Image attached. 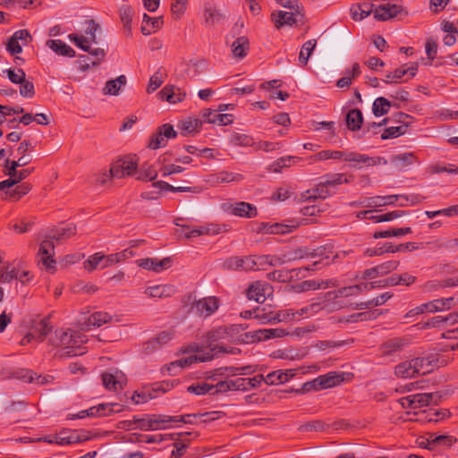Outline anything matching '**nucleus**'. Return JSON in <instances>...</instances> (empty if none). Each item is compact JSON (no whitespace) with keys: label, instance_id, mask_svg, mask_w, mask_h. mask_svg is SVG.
<instances>
[{"label":"nucleus","instance_id":"1","mask_svg":"<svg viewBox=\"0 0 458 458\" xmlns=\"http://www.w3.org/2000/svg\"><path fill=\"white\" fill-rule=\"evenodd\" d=\"M226 333L224 328H217L212 330L208 333V343L209 351L206 353L191 355L187 358L177 360L174 362H171L165 369L170 375L174 374L173 370L176 368L182 369L188 366H191L192 363L199 361L205 362L213 360L219 353L227 352V350L224 346H219L217 344H213L214 342L218 341L223 338L224 335Z\"/></svg>","mask_w":458,"mask_h":458},{"label":"nucleus","instance_id":"2","mask_svg":"<svg viewBox=\"0 0 458 458\" xmlns=\"http://www.w3.org/2000/svg\"><path fill=\"white\" fill-rule=\"evenodd\" d=\"M349 180L344 174H327L323 178L315 188L308 190L302 195V198L306 200L316 199H327L330 195L334 194L335 191L330 190L331 187H335L343 183H348Z\"/></svg>","mask_w":458,"mask_h":458},{"label":"nucleus","instance_id":"3","mask_svg":"<svg viewBox=\"0 0 458 458\" xmlns=\"http://www.w3.org/2000/svg\"><path fill=\"white\" fill-rule=\"evenodd\" d=\"M56 334L59 336V344L64 350L62 356L72 357L84 353L85 348L82 344L87 342L86 335L71 329L56 331Z\"/></svg>","mask_w":458,"mask_h":458},{"label":"nucleus","instance_id":"4","mask_svg":"<svg viewBox=\"0 0 458 458\" xmlns=\"http://www.w3.org/2000/svg\"><path fill=\"white\" fill-rule=\"evenodd\" d=\"M318 262H313L311 265L293 269H281L274 270L267 275V278L276 282H291L295 278L305 277L304 272L316 271Z\"/></svg>","mask_w":458,"mask_h":458},{"label":"nucleus","instance_id":"5","mask_svg":"<svg viewBox=\"0 0 458 458\" xmlns=\"http://www.w3.org/2000/svg\"><path fill=\"white\" fill-rule=\"evenodd\" d=\"M344 373L329 372L325 375H321L312 381L306 382L303 385L304 391L316 390L319 391L322 389L330 388L339 385L344 381Z\"/></svg>","mask_w":458,"mask_h":458},{"label":"nucleus","instance_id":"6","mask_svg":"<svg viewBox=\"0 0 458 458\" xmlns=\"http://www.w3.org/2000/svg\"><path fill=\"white\" fill-rule=\"evenodd\" d=\"M138 168V163L134 157H124L112 163L110 167L111 175L114 178H123L131 176Z\"/></svg>","mask_w":458,"mask_h":458},{"label":"nucleus","instance_id":"7","mask_svg":"<svg viewBox=\"0 0 458 458\" xmlns=\"http://www.w3.org/2000/svg\"><path fill=\"white\" fill-rule=\"evenodd\" d=\"M177 132L174 131V126L170 123H165L157 128L149 139L148 148L150 149H157L166 145L169 139H174Z\"/></svg>","mask_w":458,"mask_h":458},{"label":"nucleus","instance_id":"8","mask_svg":"<svg viewBox=\"0 0 458 458\" xmlns=\"http://www.w3.org/2000/svg\"><path fill=\"white\" fill-rule=\"evenodd\" d=\"M220 301L216 296H208L201 298L198 301H193L192 310H195L196 313L205 318L213 315L219 308Z\"/></svg>","mask_w":458,"mask_h":458},{"label":"nucleus","instance_id":"9","mask_svg":"<svg viewBox=\"0 0 458 458\" xmlns=\"http://www.w3.org/2000/svg\"><path fill=\"white\" fill-rule=\"evenodd\" d=\"M186 416H169L164 414H153L149 417L150 430L165 429L168 428V423L182 422L192 423L191 420H185Z\"/></svg>","mask_w":458,"mask_h":458},{"label":"nucleus","instance_id":"10","mask_svg":"<svg viewBox=\"0 0 458 458\" xmlns=\"http://www.w3.org/2000/svg\"><path fill=\"white\" fill-rule=\"evenodd\" d=\"M403 13H404L405 15L407 14V12H404L402 5L387 3L377 6L374 10V17L377 21H387Z\"/></svg>","mask_w":458,"mask_h":458},{"label":"nucleus","instance_id":"11","mask_svg":"<svg viewBox=\"0 0 458 458\" xmlns=\"http://www.w3.org/2000/svg\"><path fill=\"white\" fill-rule=\"evenodd\" d=\"M399 266L398 260H389L362 272L361 278H376L383 276L395 270Z\"/></svg>","mask_w":458,"mask_h":458},{"label":"nucleus","instance_id":"12","mask_svg":"<svg viewBox=\"0 0 458 458\" xmlns=\"http://www.w3.org/2000/svg\"><path fill=\"white\" fill-rule=\"evenodd\" d=\"M101 377L105 387L113 391L123 389L127 381L125 375L118 370H116L114 373L104 372L101 375Z\"/></svg>","mask_w":458,"mask_h":458},{"label":"nucleus","instance_id":"13","mask_svg":"<svg viewBox=\"0 0 458 458\" xmlns=\"http://www.w3.org/2000/svg\"><path fill=\"white\" fill-rule=\"evenodd\" d=\"M55 245L52 240L46 239L40 245L38 254L40 255L39 262L48 269L55 268V260L53 259Z\"/></svg>","mask_w":458,"mask_h":458},{"label":"nucleus","instance_id":"14","mask_svg":"<svg viewBox=\"0 0 458 458\" xmlns=\"http://www.w3.org/2000/svg\"><path fill=\"white\" fill-rule=\"evenodd\" d=\"M243 179L241 174H234L228 171H220L218 173L208 174L206 182L212 186H217L221 183H230L240 182Z\"/></svg>","mask_w":458,"mask_h":458},{"label":"nucleus","instance_id":"15","mask_svg":"<svg viewBox=\"0 0 458 458\" xmlns=\"http://www.w3.org/2000/svg\"><path fill=\"white\" fill-rule=\"evenodd\" d=\"M227 210L230 211L232 215L240 217L252 218L258 216L257 208L254 205L244 201L231 204Z\"/></svg>","mask_w":458,"mask_h":458},{"label":"nucleus","instance_id":"16","mask_svg":"<svg viewBox=\"0 0 458 458\" xmlns=\"http://www.w3.org/2000/svg\"><path fill=\"white\" fill-rule=\"evenodd\" d=\"M137 263L139 267L144 269L161 272L171 267L172 259L169 257L164 258L161 260L153 258H147L137 260Z\"/></svg>","mask_w":458,"mask_h":458},{"label":"nucleus","instance_id":"17","mask_svg":"<svg viewBox=\"0 0 458 458\" xmlns=\"http://www.w3.org/2000/svg\"><path fill=\"white\" fill-rule=\"evenodd\" d=\"M200 116L204 123H218L219 125H227L233 123V115L229 114H219L216 110L205 109Z\"/></svg>","mask_w":458,"mask_h":458},{"label":"nucleus","instance_id":"18","mask_svg":"<svg viewBox=\"0 0 458 458\" xmlns=\"http://www.w3.org/2000/svg\"><path fill=\"white\" fill-rule=\"evenodd\" d=\"M219 231L216 228V225H209L205 226H198L191 229L188 225H182V230L180 232L179 236L184 237L187 239L195 238L200 235L205 234H216L218 233Z\"/></svg>","mask_w":458,"mask_h":458},{"label":"nucleus","instance_id":"19","mask_svg":"<svg viewBox=\"0 0 458 458\" xmlns=\"http://www.w3.org/2000/svg\"><path fill=\"white\" fill-rule=\"evenodd\" d=\"M224 267L230 270L250 271L252 270L251 256L231 257L224 262Z\"/></svg>","mask_w":458,"mask_h":458},{"label":"nucleus","instance_id":"20","mask_svg":"<svg viewBox=\"0 0 458 458\" xmlns=\"http://www.w3.org/2000/svg\"><path fill=\"white\" fill-rule=\"evenodd\" d=\"M344 159L352 163V166L355 168H361L363 165L371 166L377 164L374 157L356 152H344Z\"/></svg>","mask_w":458,"mask_h":458},{"label":"nucleus","instance_id":"21","mask_svg":"<svg viewBox=\"0 0 458 458\" xmlns=\"http://www.w3.org/2000/svg\"><path fill=\"white\" fill-rule=\"evenodd\" d=\"M417 64H413L410 67L404 68L400 67L395 69L394 72H388L383 81L386 84L398 83L403 76L409 74L410 78H413L417 72Z\"/></svg>","mask_w":458,"mask_h":458},{"label":"nucleus","instance_id":"22","mask_svg":"<svg viewBox=\"0 0 458 458\" xmlns=\"http://www.w3.org/2000/svg\"><path fill=\"white\" fill-rule=\"evenodd\" d=\"M291 335L290 332L283 328L259 329L253 332V341H266L272 338H281Z\"/></svg>","mask_w":458,"mask_h":458},{"label":"nucleus","instance_id":"23","mask_svg":"<svg viewBox=\"0 0 458 458\" xmlns=\"http://www.w3.org/2000/svg\"><path fill=\"white\" fill-rule=\"evenodd\" d=\"M161 99L166 100L169 103L175 104L182 102L185 98V93L182 92L179 88L173 85L165 86L158 93Z\"/></svg>","mask_w":458,"mask_h":458},{"label":"nucleus","instance_id":"24","mask_svg":"<svg viewBox=\"0 0 458 458\" xmlns=\"http://www.w3.org/2000/svg\"><path fill=\"white\" fill-rule=\"evenodd\" d=\"M173 337L174 334L172 332L163 331L159 333L156 337H153L145 344V351L147 352H154L155 350L169 343Z\"/></svg>","mask_w":458,"mask_h":458},{"label":"nucleus","instance_id":"25","mask_svg":"<svg viewBox=\"0 0 458 458\" xmlns=\"http://www.w3.org/2000/svg\"><path fill=\"white\" fill-rule=\"evenodd\" d=\"M416 375H427L437 367L436 361L431 357H419L412 360Z\"/></svg>","mask_w":458,"mask_h":458},{"label":"nucleus","instance_id":"26","mask_svg":"<svg viewBox=\"0 0 458 458\" xmlns=\"http://www.w3.org/2000/svg\"><path fill=\"white\" fill-rule=\"evenodd\" d=\"M47 46L59 55L69 57L75 56V51L68 46L65 42L60 39H49L47 41Z\"/></svg>","mask_w":458,"mask_h":458},{"label":"nucleus","instance_id":"27","mask_svg":"<svg viewBox=\"0 0 458 458\" xmlns=\"http://www.w3.org/2000/svg\"><path fill=\"white\" fill-rule=\"evenodd\" d=\"M250 48V41L247 37L237 38L232 44V53L233 57L242 59L247 55Z\"/></svg>","mask_w":458,"mask_h":458},{"label":"nucleus","instance_id":"28","mask_svg":"<svg viewBox=\"0 0 458 458\" xmlns=\"http://www.w3.org/2000/svg\"><path fill=\"white\" fill-rule=\"evenodd\" d=\"M31 329L37 335V341L43 342L46 336L52 330V326L49 323V318L45 317L38 321H35Z\"/></svg>","mask_w":458,"mask_h":458},{"label":"nucleus","instance_id":"29","mask_svg":"<svg viewBox=\"0 0 458 458\" xmlns=\"http://www.w3.org/2000/svg\"><path fill=\"white\" fill-rule=\"evenodd\" d=\"M272 21L277 29L284 25L293 26L296 23V19L293 13L279 11L271 14Z\"/></svg>","mask_w":458,"mask_h":458},{"label":"nucleus","instance_id":"30","mask_svg":"<svg viewBox=\"0 0 458 458\" xmlns=\"http://www.w3.org/2000/svg\"><path fill=\"white\" fill-rule=\"evenodd\" d=\"M280 254L284 264L302 259H309L308 250L302 248L284 250Z\"/></svg>","mask_w":458,"mask_h":458},{"label":"nucleus","instance_id":"31","mask_svg":"<svg viewBox=\"0 0 458 458\" xmlns=\"http://www.w3.org/2000/svg\"><path fill=\"white\" fill-rule=\"evenodd\" d=\"M363 123L362 113L360 109H351L346 114V125L352 131L360 129Z\"/></svg>","mask_w":458,"mask_h":458},{"label":"nucleus","instance_id":"32","mask_svg":"<svg viewBox=\"0 0 458 458\" xmlns=\"http://www.w3.org/2000/svg\"><path fill=\"white\" fill-rule=\"evenodd\" d=\"M126 83L127 79L125 75H120L114 80H110L106 81L103 89V94L116 96L119 94L121 87L125 86Z\"/></svg>","mask_w":458,"mask_h":458},{"label":"nucleus","instance_id":"33","mask_svg":"<svg viewBox=\"0 0 458 458\" xmlns=\"http://www.w3.org/2000/svg\"><path fill=\"white\" fill-rule=\"evenodd\" d=\"M406 344V342L403 338L401 337H395L387 340L385 342L382 346V353L385 355H392L399 351H401L404 345Z\"/></svg>","mask_w":458,"mask_h":458},{"label":"nucleus","instance_id":"34","mask_svg":"<svg viewBox=\"0 0 458 458\" xmlns=\"http://www.w3.org/2000/svg\"><path fill=\"white\" fill-rule=\"evenodd\" d=\"M265 291L266 286L264 284L260 282H255L248 287L246 294L250 300L263 302L265 301Z\"/></svg>","mask_w":458,"mask_h":458},{"label":"nucleus","instance_id":"35","mask_svg":"<svg viewBox=\"0 0 458 458\" xmlns=\"http://www.w3.org/2000/svg\"><path fill=\"white\" fill-rule=\"evenodd\" d=\"M88 439H89V437L84 434H79L77 432H72L68 436H62V435L55 436V444H57L60 445H64L81 443V442L86 441Z\"/></svg>","mask_w":458,"mask_h":458},{"label":"nucleus","instance_id":"36","mask_svg":"<svg viewBox=\"0 0 458 458\" xmlns=\"http://www.w3.org/2000/svg\"><path fill=\"white\" fill-rule=\"evenodd\" d=\"M359 294V287L355 285L342 287L336 291H330L325 293L327 300L336 299L340 297H349Z\"/></svg>","mask_w":458,"mask_h":458},{"label":"nucleus","instance_id":"37","mask_svg":"<svg viewBox=\"0 0 458 458\" xmlns=\"http://www.w3.org/2000/svg\"><path fill=\"white\" fill-rule=\"evenodd\" d=\"M143 23L141 26V32L144 35H150L153 31L159 29L163 24V20L161 17L152 18L148 14L143 15Z\"/></svg>","mask_w":458,"mask_h":458},{"label":"nucleus","instance_id":"38","mask_svg":"<svg viewBox=\"0 0 458 458\" xmlns=\"http://www.w3.org/2000/svg\"><path fill=\"white\" fill-rule=\"evenodd\" d=\"M293 228H295V226L283 225V224H267L262 223L260 230H262L266 233H271V234H284L291 233L293 231Z\"/></svg>","mask_w":458,"mask_h":458},{"label":"nucleus","instance_id":"39","mask_svg":"<svg viewBox=\"0 0 458 458\" xmlns=\"http://www.w3.org/2000/svg\"><path fill=\"white\" fill-rule=\"evenodd\" d=\"M329 283L327 281H315V280H306L300 284L293 285V289L297 293H302L309 290H317L320 288H327Z\"/></svg>","mask_w":458,"mask_h":458},{"label":"nucleus","instance_id":"40","mask_svg":"<svg viewBox=\"0 0 458 458\" xmlns=\"http://www.w3.org/2000/svg\"><path fill=\"white\" fill-rule=\"evenodd\" d=\"M412 364V360L401 362L400 364L395 366L394 374L397 377L403 378L416 377L417 375L414 369V366Z\"/></svg>","mask_w":458,"mask_h":458},{"label":"nucleus","instance_id":"41","mask_svg":"<svg viewBox=\"0 0 458 458\" xmlns=\"http://www.w3.org/2000/svg\"><path fill=\"white\" fill-rule=\"evenodd\" d=\"M411 227H402V228H391L388 230H382L375 232L373 234L374 239H380V238H389V237H399L405 235L407 233H411Z\"/></svg>","mask_w":458,"mask_h":458},{"label":"nucleus","instance_id":"42","mask_svg":"<svg viewBox=\"0 0 458 458\" xmlns=\"http://www.w3.org/2000/svg\"><path fill=\"white\" fill-rule=\"evenodd\" d=\"M174 439L172 435L144 436L132 434L129 439L131 442L161 443L162 441Z\"/></svg>","mask_w":458,"mask_h":458},{"label":"nucleus","instance_id":"43","mask_svg":"<svg viewBox=\"0 0 458 458\" xmlns=\"http://www.w3.org/2000/svg\"><path fill=\"white\" fill-rule=\"evenodd\" d=\"M373 4H358L351 7V16L354 21H361L372 13Z\"/></svg>","mask_w":458,"mask_h":458},{"label":"nucleus","instance_id":"44","mask_svg":"<svg viewBox=\"0 0 458 458\" xmlns=\"http://www.w3.org/2000/svg\"><path fill=\"white\" fill-rule=\"evenodd\" d=\"M307 355V351L305 349L298 350V349H284L278 351L277 358L282 360H300L303 359Z\"/></svg>","mask_w":458,"mask_h":458},{"label":"nucleus","instance_id":"45","mask_svg":"<svg viewBox=\"0 0 458 458\" xmlns=\"http://www.w3.org/2000/svg\"><path fill=\"white\" fill-rule=\"evenodd\" d=\"M202 118H191L182 121L180 128L184 131V135L198 132L202 126Z\"/></svg>","mask_w":458,"mask_h":458},{"label":"nucleus","instance_id":"46","mask_svg":"<svg viewBox=\"0 0 458 458\" xmlns=\"http://www.w3.org/2000/svg\"><path fill=\"white\" fill-rule=\"evenodd\" d=\"M391 102L384 97H379L375 99L372 106V111L375 116H382L389 112Z\"/></svg>","mask_w":458,"mask_h":458},{"label":"nucleus","instance_id":"47","mask_svg":"<svg viewBox=\"0 0 458 458\" xmlns=\"http://www.w3.org/2000/svg\"><path fill=\"white\" fill-rule=\"evenodd\" d=\"M316 40L310 39L306 41L300 51L299 54V63L300 65L305 66L308 64L309 58L311 55L315 47H316Z\"/></svg>","mask_w":458,"mask_h":458},{"label":"nucleus","instance_id":"48","mask_svg":"<svg viewBox=\"0 0 458 458\" xmlns=\"http://www.w3.org/2000/svg\"><path fill=\"white\" fill-rule=\"evenodd\" d=\"M133 14H134L133 9L131 8V6H130L128 4H123L119 8V16H120L121 21L123 24L124 29L126 30H128L129 32L131 31V21H132Z\"/></svg>","mask_w":458,"mask_h":458},{"label":"nucleus","instance_id":"49","mask_svg":"<svg viewBox=\"0 0 458 458\" xmlns=\"http://www.w3.org/2000/svg\"><path fill=\"white\" fill-rule=\"evenodd\" d=\"M332 247L331 246H320L317 249L312 250V251L308 250L309 258H319V260H316L318 262L317 266L322 262L324 259H329L330 254H332Z\"/></svg>","mask_w":458,"mask_h":458},{"label":"nucleus","instance_id":"50","mask_svg":"<svg viewBox=\"0 0 458 458\" xmlns=\"http://www.w3.org/2000/svg\"><path fill=\"white\" fill-rule=\"evenodd\" d=\"M157 177V171L150 165H143L138 172L137 180L142 182L154 181Z\"/></svg>","mask_w":458,"mask_h":458},{"label":"nucleus","instance_id":"51","mask_svg":"<svg viewBox=\"0 0 458 458\" xmlns=\"http://www.w3.org/2000/svg\"><path fill=\"white\" fill-rule=\"evenodd\" d=\"M111 319L112 316L106 312H95L88 318L87 326L101 327Z\"/></svg>","mask_w":458,"mask_h":458},{"label":"nucleus","instance_id":"52","mask_svg":"<svg viewBox=\"0 0 458 458\" xmlns=\"http://www.w3.org/2000/svg\"><path fill=\"white\" fill-rule=\"evenodd\" d=\"M434 394L432 393H421L411 394L414 410L428 406L431 403Z\"/></svg>","mask_w":458,"mask_h":458},{"label":"nucleus","instance_id":"53","mask_svg":"<svg viewBox=\"0 0 458 458\" xmlns=\"http://www.w3.org/2000/svg\"><path fill=\"white\" fill-rule=\"evenodd\" d=\"M186 417H194V418H199L202 419L201 422L207 423L211 422L216 420H218L225 416V412L221 411H208L204 413H192V414H185Z\"/></svg>","mask_w":458,"mask_h":458},{"label":"nucleus","instance_id":"54","mask_svg":"<svg viewBox=\"0 0 458 458\" xmlns=\"http://www.w3.org/2000/svg\"><path fill=\"white\" fill-rule=\"evenodd\" d=\"M344 152L339 150H322L312 157L315 161H322L327 159H344Z\"/></svg>","mask_w":458,"mask_h":458},{"label":"nucleus","instance_id":"55","mask_svg":"<svg viewBox=\"0 0 458 458\" xmlns=\"http://www.w3.org/2000/svg\"><path fill=\"white\" fill-rule=\"evenodd\" d=\"M204 16L205 21L210 25L218 23L225 18V15L219 10L211 7L205 9Z\"/></svg>","mask_w":458,"mask_h":458},{"label":"nucleus","instance_id":"56","mask_svg":"<svg viewBox=\"0 0 458 458\" xmlns=\"http://www.w3.org/2000/svg\"><path fill=\"white\" fill-rule=\"evenodd\" d=\"M164 82V73L158 69L149 79L147 92L148 94L156 91Z\"/></svg>","mask_w":458,"mask_h":458},{"label":"nucleus","instance_id":"57","mask_svg":"<svg viewBox=\"0 0 458 458\" xmlns=\"http://www.w3.org/2000/svg\"><path fill=\"white\" fill-rule=\"evenodd\" d=\"M212 391L213 384H208L206 382L192 384L187 387V392L195 394L197 395H201L208 393L212 394Z\"/></svg>","mask_w":458,"mask_h":458},{"label":"nucleus","instance_id":"58","mask_svg":"<svg viewBox=\"0 0 458 458\" xmlns=\"http://www.w3.org/2000/svg\"><path fill=\"white\" fill-rule=\"evenodd\" d=\"M406 133V125L392 126L385 129L381 134L382 140L394 139Z\"/></svg>","mask_w":458,"mask_h":458},{"label":"nucleus","instance_id":"59","mask_svg":"<svg viewBox=\"0 0 458 458\" xmlns=\"http://www.w3.org/2000/svg\"><path fill=\"white\" fill-rule=\"evenodd\" d=\"M286 382V377L284 370H276L268 373L266 376V384L276 386Z\"/></svg>","mask_w":458,"mask_h":458},{"label":"nucleus","instance_id":"60","mask_svg":"<svg viewBox=\"0 0 458 458\" xmlns=\"http://www.w3.org/2000/svg\"><path fill=\"white\" fill-rule=\"evenodd\" d=\"M31 190V185L28 182L21 183L16 186L13 190L9 192L10 199L13 201L19 200L22 196L29 193Z\"/></svg>","mask_w":458,"mask_h":458},{"label":"nucleus","instance_id":"61","mask_svg":"<svg viewBox=\"0 0 458 458\" xmlns=\"http://www.w3.org/2000/svg\"><path fill=\"white\" fill-rule=\"evenodd\" d=\"M98 406L100 417L109 416L113 413L120 412L123 410L122 405L114 403H100Z\"/></svg>","mask_w":458,"mask_h":458},{"label":"nucleus","instance_id":"62","mask_svg":"<svg viewBox=\"0 0 458 458\" xmlns=\"http://www.w3.org/2000/svg\"><path fill=\"white\" fill-rule=\"evenodd\" d=\"M231 142L236 146L249 147L254 144V140L247 134L234 133L232 135Z\"/></svg>","mask_w":458,"mask_h":458},{"label":"nucleus","instance_id":"63","mask_svg":"<svg viewBox=\"0 0 458 458\" xmlns=\"http://www.w3.org/2000/svg\"><path fill=\"white\" fill-rule=\"evenodd\" d=\"M454 442H456V439L451 436H431L429 445H438L445 447H450Z\"/></svg>","mask_w":458,"mask_h":458},{"label":"nucleus","instance_id":"64","mask_svg":"<svg viewBox=\"0 0 458 458\" xmlns=\"http://www.w3.org/2000/svg\"><path fill=\"white\" fill-rule=\"evenodd\" d=\"M102 253L97 252L93 255H91L85 262H84V268L89 271L92 272L94 269H96L99 265H102Z\"/></svg>","mask_w":458,"mask_h":458}]
</instances>
